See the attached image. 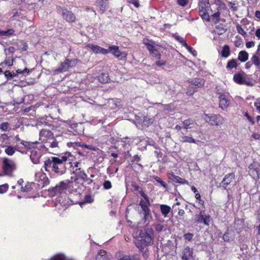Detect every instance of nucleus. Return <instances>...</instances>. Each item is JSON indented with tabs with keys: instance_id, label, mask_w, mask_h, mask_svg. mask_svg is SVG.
<instances>
[{
	"instance_id": "nucleus-56",
	"label": "nucleus",
	"mask_w": 260,
	"mask_h": 260,
	"mask_svg": "<svg viewBox=\"0 0 260 260\" xmlns=\"http://www.w3.org/2000/svg\"><path fill=\"white\" fill-rule=\"evenodd\" d=\"M128 3L133 4L135 7L138 8L140 6L138 0H127Z\"/></svg>"
},
{
	"instance_id": "nucleus-32",
	"label": "nucleus",
	"mask_w": 260,
	"mask_h": 260,
	"mask_svg": "<svg viewBox=\"0 0 260 260\" xmlns=\"http://www.w3.org/2000/svg\"><path fill=\"white\" fill-rule=\"evenodd\" d=\"M250 174L254 178L258 179L260 175V160H259V168H255V169L250 170Z\"/></svg>"
},
{
	"instance_id": "nucleus-29",
	"label": "nucleus",
	"mask_w": 260,
	"mask_h": 260,
	"mask_svg": "<svg viewBox=\"0 0 260 260\" xmlns=\"http://www.w3.org/2000/svg\"><path fill=\"white\" fill-rule=\"evenodd\" d=\"M139 205L141 206L143 213L150 211L149 208V206L150 205V204H148L147 202H145L143 200H141Z\"/></svg>"
},
{
	"instance_id": "nucleus-41",
	"label": "nucleus",
	"mask_w": 260,
	"mask_h": 260,
	"mask_svg": "<svg viewBox=\"0 0 260 260\" xmlns=\"http://www.w3.org/2000/svg\"><path fill=\"white\" fill-rule=\"evenodd\" d=\"M236 29L238 32L243 36L244 37H246L247 36L246 32L245 31L244 29L242 27L241 25L239 24L236 25Z\"/></svg>"
},
{
	"instance_id": "nucleus-16",
	"label": "nucleus",
	"mask_w": 260,
	"mask_h": 260,
	"mask_svg": "<svg viewBox=\"0 0 260 260\" xmlns=\"http://www.w3.org/2000/svg\"><path fill=\"white\" fill-rule=\"evenodd\" d=\"M235 176L234 173H230L225 175L221 182L220 183V186H221L224 189H226L227 186L234 179Z\"/></svg>"
},
{
	"instance_id": "nucleus-4",
	"label": "nucleus",
	"mask_w": 260,
	"mask_h": 260,
	"mask_svg": "<svg viewBox=\"0 0 260 260\" xmlns=\"http://www.w3.org/2000/svg\"><path fill=\"white\" fill-rule=\"evenodd\" d=\"M208 7H210V3L208 0H200L198 4L199 13L201 17L207 22L210 21V15H208L207 10Z\"/></svg>"
},
{
	"instance_id": "nucleus-26",
	"label": "nucleus",
	"mask_w": 260,
	"mask_h": 260,
	"mask_svg": "<svg viewBox=\"0 0 260 260\" xmlns=\"http://www.w3.org/2000/svg\"><path fill=\"white\" fill-rule=\"evenodd\" d=\"M234 81L239 84H244L245 83L244 75L243 73H238L234 75Z\"/></svg>"
},
{
	"instance_id": "nucleus-13",
	"label": "nucleus",
	"mask_w": 260,
	"mask_h": 260,
	"mask_svg": "<svg viewBox=\"0 0 260 260\" xmlns=\"http://www.w3.org/2000/svg\"><path fill=\"white\" fill-rule=\"evenodd\" d=\"M217 94L219 95V107L222 110H225L230 104V101L228 99L229 96L228 94L220 92H217Z\"/></svg>"
},
{
	"instance_id": "nucleus-45",
	"label": "nucleus",
	"mask_w": 260,
	"mask_h": 260,
	"mask_svg": "<svg viewBox=\"0 0 260 260\" xmlns=\"http://www.w3.org/2000/svg\"><path fill=\"white\" fill-rule=\"evenodd\" d=\"M14 58L12 57H9L6 58L5 60V64L8 66H12L13 64Z\"/></svg>"
},
{
	"instance_id": "nucleus-2",
	"label": "nucleus",
	"mask_w": 260,
	"mask_h": 260,
	"mask_svg": "<svg viewBox=\"0 0 260 260\" xmlns=\"http://www.w3.org/2000/svg\"><path fill=\"white\" fill-rule=\"evenodd\" d=\"M225 5L220 0H215L214 4L211 5L210 9L211 11V19L215 23H217L220 21V12L222 9H225Z\"/></svg>"
},
{
	"instance_id": "nucleus-9",
	"label": "nucleus",
	"mask_w": 260,
	"mask_h": 260,
	"mask_svg": "<svg viewBox=\"0 0 260 260\" xmlns=\"http://www.w3.org/2000/svg\"><path fill=\"white\" fill-rule=\"evenodd\" d=\"M204 118L206 122H208L212 125H219L222 124L224 122V119L219 115L205 114Z\"/></svg>"
},
{
	"instance_id": "nucleus-35",
	"label": "nucleus",
	"mask_w": 260,
	"mask_h": 260,
	"mask_svg": "<svg viewBox=\"0 0 260 260\" xmlns=\"http://www.w3.org/2000/svg\"><path fill=\"white\" fill-rule=\"evenodd\" d=\"M238 64L236 60L232 59L228 62L226 68L228 70H231L233 68H236Z\"/></svg>"
},
{
	"instance_id": "nucleus-18",
	"label": "nucleus",
	"mask_w": 260,
	"mask_h": 260,
	"mask_svg": "<svg viewBox=\"0 0 260 260\" xmlns=\"http://www.w3.org/2000/svg\"><path fill=\"white\" fill-rule=\"evenodd\" d=\"M135 245L139 250L144 253V255L147 256V246L148 245L147 244L145 243V242L142 239H138L135 240Z\"/></svg>"
},
{
	"instance_id": "nucleus-1",
	"label": "nucleus",
	"mask_w": 260,
	"mask_h": 260,
	"mask_svg": "<svg viewBox=\"0 0 260 260\" xmlns=\"http://www.w3.org/2000/svg\"><path fill=\"white\" fill-rule=\"evenodd\" d=\"M67 157L65 155L52 156L45 161V168L47 172L50 169L57 175L61 176L67 172Z\"/></svg>"
},
{
	"instance_id": "nucleus-28",
	"label": "nucleus",
	"mask_w": 260,
	"mask_h": 260,
	"mask_svg": "<svg viewBox=\"0 0 260 260\" xmlns=\"http://www.w3.org/2000/svg\"><path fill=\"white\" fill-rule=\"evenodd\" d=\"M46 147H49L51 149L58 148V142L54 137L52 140H49L46 143Z\"/></svg>"
},
{
	"instance_id": "nucleus-22",
	"label": "nucleus",
	"mask_w": 260,
	"mask_h": 260,
	"mask_svg": "<svg viewBox=\"0 0 260 260\" xmlns=\"http://www.w3.org/2000/svg\"><path fill=\"white\" fill-rule=\"evenodd\" d=\"M193 250L189 247L184 248L182 251V260H191L192 258Z\"/></svg>"
},
{
	"instance_id": "nucleus-14",
	"label": "nucleus",
	"mask_w": 260,
	"mask_h": 260,
	"mask_svg": "<svg viewBox=\"0 0 260 260\" xmlns=\"http://www.w3.org/2000/svg\"><path fill=\"white\" fill-rule=\"evenodd\" d=\"M53 137V134L49 130L43 129L40 132V140L42 142L46 143L49 140H52Z\"/></svg>"
},
{
	"instance_id": "nucleus-57",
	"label": "nucleus",
	"mask_w": 260,
	"mask_h": 260,
	"mask_svg": "<svg viewBox=\"0 0 260 260\" xmlns=\"http://www.w3.org/2000/svg\"><path fill=\"white\" fill-rule=\"evenodd\" d=\"M178 4L181 6H186L188 3V0H177Z\"/></svg>"
},
{
	"instance_id": "nucleus-10",
	"label": "nucleus",
	"mask_w": 260,
	"mask_h": 260,
	"mask_svg": "<svg viewBox=\"0 0 260 260\" xmlns=\"http://www.w3.org/2000/svg\"><path fill=\"white\" fill-rule=\"evenodd\" d=\"M72 184L73 181L69 179L61 181L56 185L53 188V190L55 193H61L70 188L72 186Z\"/></svg>"
},
{
	"instance_id": "nucleus-5",
	"label": "nucleus",
	"mask_w": 260,
	"mask_h": 260,
	"mask_svg": "<svg viewBox=\"0 0 260 260\" xmlns=\"http://www.w3.org/2000/svg\"><path fill=\"white\" fill-rule=\"evenodd\" d=\"M56 9L58 13L61 15L62 18L67 22L73 23L75 21L76 16L72 11L67 8H62L60 6H57Z\"/></svg>"
},
{
	"instance_id": "nucleus-55",
	"label": "nucleus",
	"mask_w": 260,
	"mask_h": 260,
	"mask_svg": "<svg viewBox=\"0 0 260 260\" xmlns=\"http://www.w3.org/2000/svg\"><path fill=\"white\" fill-rule=\"evenodd\" d=\"M141 196L143 197V198L145 200V202H147L148 204H150V201L149 198L144 193V192L142 190L139 191Z\"/></svg>"
},
{
	"instance_id": "nucleus-54",
	"label": "nucleus",
	"mask_w": 260,
	"mask_h": 260,
	"mask_svg": "<svg viewBox=\"0 0 260 260\" xmlns=\"http://www.w3.org/2000/svg\"><path fill=\"white\" fill-rule=\"evenodd\" d=\"M9 123L8 122H3L0 124V129L6 132L8 129Z\"/></svg>"
},
{
	"instance_id": "nucleus-48",
	"label": "nucleus",
	"mask_w": 260,
	"mask_h": 260,
	"mask_svg": "<svg viewBox=\"0 0 260 260\" xmlns=\"http://www.w3.org/2000/svg\"><path fill=\"white\" fill-rule=\"evenodd\" d=\"M195 198L198 201L199 204L203 207L204 208V201L201 199L200 193H196Z\"/></svg>"
},
{
	"instance_id": "nucleus-39",
	"label": "nucleus",
	"mask_w": 260,
	"mask_h": 260,
	"mask_svg": "<svg viewBox=\"0 0 260 260\" xmlns=\"http://www.w3.org/2000/svg\"><path fill=\"white\" fill-rule=\"evenodd\" d=\"M14 30L13 29H9L7 30L0 31V36H11L14 34Z\"/></svg>"
},
{
	"instance_id": "nucleus-63",
	"label": "nucleus",
	"mask_w": 260,
	"mask_h": 260,
	"mask_svg": "<svg viewBox=\"0 0 260 260\" xmlns=\"http://www.w3.org/2000/svg\"><path fill=\"white\" fill-rule=\"evenodd\" d=\"M166 61H162V60H161L160 59H159L158 60L156 61V64L158 66V67H160V66H164V65H165L166 64Z\"/></svg>"
},
{
	"instance_id": "nucleus-44",
	"label": "nucleus",
	"mask_w": 260,
	"mask_h": 260,
	"mask_svg": "<svg viewBox=\"0 0 260 260\" xmlns=\"http://www.w3.org/2000/svg\"><path fill=\"white\" fill-rule=\"evenodd\" d=\"M150 54H151L153 56L156 57L157 59H160L161 58V54L158 51L157 48H156L153 51H151V52Z\"/></svg>"
},
{
	"instance_id": "nucleus-61",
	"label": "nucleus",
	"mask_w": 260,
	"mask_h": 260,
	"mask_svg": "<svg viewBox=\"0 0 260 260\" xmlns=\"http://www.w3.org/2000/svg\"><path fill=\"white\" fill-rule=\"evenodd\" d=\"M255 43L253 41L247 42L246 43V47L247 48L253 47Z\"/></svg>"
},
{
	"instance_id": "nucleus-42",
	"label": "nucleus",
	"mask_w": 260,
	"mask_h": 260,
	"mask_svg": "<svg viewBox=\"0 0 260 260\" xmlns=\"http://www.w3.org/2000/svg\"><path fill=\"white\" fill-rule=\"evenodd\" d=\"M210 221V216L209 215H203L202 223L206 225H209Z\"/></svg>"
},
{
	"instance_id": "nucleus-51",
	"label": "nucleus",
	"mask_w": 260,
	"mask_h": 260,
	"mask_svg": "<svg viewBox=\"0 0 260 260\" xmlns=\"http://www.w3.org/2000/svg\"><path fill=\"white\" fill-rule=\"evenodd\" d=\"M21 190L22 192H29L31 190V187L30 184H27L24 187L21 186Z\"/></svg>"
},
{
	"instance_id": "nucleus-8",
	"label": "nucleus",
	"mask_w": 260,
	"mask_h": 260,
	"mask_svg": "<svg viewBox=\"0 0 260 260\" xmlns=\"http://www.w3.org/2000/svg\"><path fill=\"white\" fill-rule=\"evenodd\" d=\"M78 62V60L76 58L72 59L66 58L63 62L60 63V67L56 70V71L58 73L66 72L69 68L75 67Z\"/></svg>"
},
{
	"instance_id": "nucleus-46",
	"label": "nucleus",
	"mask_w": 260,
	"mask_h": 260,
	"mask_svg": "<svg viewBox=\"0 0 260 260\" xmlns=\"http://www.w3.org/2000/svg\"><path fill=\"white\" fill-rule=\"evenodd\" d=\"M154 179H155V181L156 182H157L158 183H159L162 186L166 188H167V187H168L167 184L165 182L162 181V180L161 179H160L159 177L156 176L154 178Z\"/></svg>"
},
{
	"instance_id": "nucleus-19",
	"label": "nucleus",
	"mask_w": 260,
	"mask_h": 260,
	"mask_svg": "<svg viewBox=\"0 0 260 260\" xmlns=\"http://www.w3.org/2000/svg\"><path fill=\"white\" fill-rule=\"evenodd\" d=\"M95 5L99 8L100 12L101 14H104L109 8V1L96 0Z\"/></svg>"
},
{
	"instance_id": "nucleus-60",
	"label": "nucleus",
	"mask_w": 260,
	"mask_h": 260,
	"mask_svg": "<svg viewBox=\"0 0 260 260\" xmlns=\"http://www.w3.org/2000/svg\"><path fill=\"white\" fill-rule=\"evenodd\" d=\"M184 47L187 49V50L189 52L192 53L194 56L196 55L197 52L194 50H193V49L191 47L188 46V45H187V46H184Z\"/></svg>"
},
{
	"instance_id": "nucleus-62",
	"label": "nucleus",
	"mask_w": 260,
	"mask_h": 260,
	"mask_svg": "<svg viewBox=\"0 0 260 260\" xmlns=\"http://www.w3.org/2000/svg\"><path fill=\"white\" fill-rule=\"evenodd\" d=\"M245 116L246 117L248 120V121L251 123V124H253L254 123V121L253 118L250 116L248 113H245Z\"/></svg>"
},
{
	"instance_id": "nucleus-33",
	"label": "nucleus",
	"mask_w": 260,
	"mask_h": 260,
	"mask_svg": "<svg viewBox=\"0 0 260 260\" xmlns=\"http://www.w3.org/2000/svg\"><path fill=\"white\" fill-rule=\"evenodd\" d=\"M222 24L215 26L214 31L218 35H221L227 31V28L223 27Z\"/></svg>"
},
{
	"instance_id": "nucleus-64",
	"label": "nucleus",
	"mask_w": 260,
	"mask_h": 260,
	"mask_svg": "<svg viewBox=\"0 0 260 260\" xmlns=\"http://www.w3.org/2000/svg\"><path fill=\"white\" fill-rule=\"evenodd\" d=\"M134 259V257L132 259L128 255H124L122 257L119 258V260H133Z\"/></svg>"
},
{
	"instance_id": "nucleus-24",
	"label": "nucleus",
	"mask_w": 260,
	"mask_h": 260,
	"mask_svg": "<svg viewBox=\"0 0 260 260\" xmlns=\"http://www.w3.org/2000/svg\"><path fill=\"white\" fill-rule=\"evenodd\" d=\"M143 43L146 46L150 53L158 47V45L154 41L147 38L143 39Z\"/></svg>"
},
{
	"instance_id": "nucleus-3",
	"label": "nucleus",
	"mask_w": 260,
	"mask_h": 260,
	"mask_svg": "<svg viewBox=\"0 0 260 260\" xmlns=\"http://www.w3.org/2000/svg\"><path fill=\"white\" fill-rule=\"evenodd\" d=\"M16 166L15 162L9 158H4L3 161V172L0 173V177L8 176H13V171L16 170Z\"/></svg>"
},
{
	"instance_id": "nucleus-36",
	"label": "nucleus",
	"mask_w": 260,
	"mask_h": 260,
	"mask_svg": "<svg viewBox=\"0 0 260 260\" xmlns=\"http://www.w3.org/2000/svg\"><path fill=\"white\" fill-rule=\"evenodd\" d=\"M169 178L170 180H172V181L176 182V183H178L180 184H181V182H182V179H183V178H181V177H180L178 176H176L174 174H173V173L169 174Z\"/></svg>"
},
{
	"instance_id": "nucleus-34",
	"label": "nucleus",
	"mask_w": 260,
	"mask_h": 260,
	"mask_svg": "<svg viewBox=\"0 0 260 260\" xmlns=\"http://www.w3.org/2000/svg\"><path fill=\"white\" fill-rule=\"evenodd\" d=\"M221 56L223 57L227 58L230 54V49L228 45H224L221 52Z\"/></svg>"
},
{
	"instance_id": "nucleus-27",
	"label": "nucleus",
	"mask_w": 260,
	"mask_h": 260,
	"mask_svg": "<svg viewBox=\"0 0 260 260\" xmlns=\"http://www.w3.org/2000/svg\"><path fill=\"white\" fill-rule=\"evenodd\" d=\"M99 81L102 83H106L110 80L109 74L107 72H102L98 77Z\"/></svg>"
},
{
	"instance_id": "nucleus-15",
	"label": "nucleus",
	"mask_w": 260,
	"mask_h": 260,
	"mask_svg": "<svg viewBox=\"0 0 260 260\" xmlns=\"http://www.w3.org/2000/svg\"><path fill=\"white\" fill-rule=\"evenodd\" d=\"M38 184L43 188L49 184V180L45 173H39L37 175Z\"/></svg>"
},
{
	"instance_id": "nucleus-21",
	"label": "nucleus",
	"mask_w": 260,
	"mask_h": 260,
	"mask_svg": "<svg viewBox=\"0 0 260 260\" xmlns=\"http://www.w3.org/2000/svg\"><path fill=\"white\" fill-rule=\"evenodd\" d=\"M28 70L26 68H25L23 70H21L20 69H18L16 70V73L14 72H10L9 71H7L4 73L5 76L8 80H11L13 79L14 77H16L19 74H23L25 72H27Z\"/></svg>"
},
{
	"instance_id": "nucleus-53",
	"label": "nucleus",
	"mask_w": 260,
	"mask_h": 260,
	"mask_svg": "<svg viewBox=\"0 0 260 260\" xmlns=\"http://www.w3.org/2000/svg\"><path fill=\"white\" fill-rule=\"evenodd\" d=\"M193 237V234L192 233H188L185 234L183 236L184 238L188 241H190Z\"/></svg>"
},
{
	"instance_id": "nucleus-59",
	"label": "nucleus",
	"mask_w": 260,
	"mask_h": 260,
	"mask_svg": "<svg viewBox=\"0 0 260 260\" xmlns=\"http://www.w3.org/2000/svg\"><path fill=\"white\" fill-rule=\"evenodd\" d=\"M148 145H150V146H153L155 148H157V145L155 143V142L151 140V139H150V140H148L147 142Z\"/></svg>"
},
{
	"instance_id": "nucleus-40",
	"label": "nucleus",
	"mask_w": 260,
	"mask_h": 260,
	"mask_svg": "<svg viewBox=\"0 0 260 260\" xmlns=\"http://www.w3.org/2000/svg\"><path fill=\"white\" fill-rule=\"evenodd\" d=\"M173 37L177 41L181 44L183 46H187V44L182 37L176 34L173 35Z\"/></svg>"
},
{
	"instance_id": "nucleus-58",
	"label": "nucleus",
	"mask_w": 260,
	"mask_h": 260,
	"mask_svg": "<svg viewBox=\"0 0 260 260\" xmlns=\"http://www.w3.org/2000/svg\"><path fill=\"white\" fill-rule=\"evenodd\" d=\"M236 3L235 2H230V6L231 7V9L234 11H236L238 10L237 7H236Z\"/></svg>"
},
{
	"instance_id": "nucleus-11",
	"label": "nucleus",
	"mask_w": 260,
	"mask_h": 260,
	"mask_svg": "<svg viewBox=\"0 0 260 260\" xmlns=\"http://www.w3.org/2000/svg\"><path fill=\"white\" fill-rule=\"evenodd\" d=\"M108 50L119 59L124 60L126 58L127 54L125 52H120L119 47L117 46H110L109 47Z\"/></svg>"
},
{
	"instance_id": "nucleus-49",
	"label": "nucleus",
	"mask_w": 260,
	"mask_h": 260,
	"mask_svg": "<svg viewBox=\"0 0 260 260\" xmlns=\"http://www.w3.org/2000/svg\"><path fill=\"white\" fill-rule=\"evenodd\" d=\"M9 186L8 184H4L0 185V193H4L6 192L8 189Z\"/></svg>"
},
{
	"instance_id": "nucleus-25",
	"label": "nucleus",
	"mask_w": 260,
	"mask_h": 260,
	"mask_svg": "<svg viewBox=\"0 0 260 260\" xmlns=\"http://www.w3.org/2000/svg\"><path fill=\"white\" fill-rule=\"evenodd\" d=\"M182 124L183 128L187 131L188 129L194 127L196 124H194L193 120L189 118L183 121Z\"/></svg>"
},
{
	"instance_id": "nucleus-47",
	"label": "nucleus",
	"mask_w": 260,
	"mask_h": 260,
	"mask_svg": "<svg viewBox=\"0 0 260 260\" xmlns=\"http://www.w3.org/2000/svg\"><path fill=\"white\" fill-rule=\"evenodd\" d=\"M144 215V218L143 220L145 222H146L147 221H149L152 218V216L150 212H147L146 213H143Z\"/></svg>"
},
{
	"instance_id": "nucleus-38",
	"label": "nucleus",
	"mask_w": 260,
	"mask_h": 260,
	"mask_svg": "<svg viewBox=\"0 0 260 260\" xmlns=\"http://www.w3.org/2000/svg\"><path fill=\"white\" fill-rule=\"evenodd\" d=\"M16 150V148L12 146H7L5 150V153L8 155H12Z\"/></svg>"
},
{
	"instance_id": "nucleus-52",
	"label": "nucleus",
	"mask_w": 260,
	"mask_h": 260,
	"mask_svg": "<svg viewBox=\"0 0 260 260\" xmlns=\"http://www.w3.org/2000/svg\"><path fill=\"white\" fill-rule=\"evenodd\" d=\"M104 188L105 189H109L112 187L111 182L109 180H105L103 183Z\"/></svg>"
},
{
	"instance_id": "nucleus-17",
	"label": "nucleus",
	"mask_w": 260,
	"mask_h": 260,
	"mask_svg": "<svg viewBox=\"0 0 260 260\" xmlns=\"http://www.w3.org/2000/svg\"><path fill=\"white\" fill-rule=\"evenodd\" d=\"M179 140L182 143H195L197 144L200 142L199 140L194 139L191 135L188 136L184 135V133L183 132H181L180 135L179 137Z\"/></svg>"
},
{
	"instance_id": "nucleus-6",
	"label": "nucleus",
	"mask_w": 260,
	"mask_h": 260,
	"mask_svg": "<svg viewBox=\"0 0 260 260\" xmlns=\"http://www.w3.org/2000/svg\"><path fill=\"white\" fill-rule=\"evenodd\" d=\"M140 238L143 240L148 245L153 243V233L151 228H145L139 232Z\"/></svg>"
},
{
	"instance_id": "nucleus-23",
	"label": "nucleus",
	"mask_w": 260,
	"mask_h": 260,
	"mask_svg": "<svg viewBox=\"0 0 260 260\" xmlns=\"http://www.w3.org/2000/svg\"><path fill=\"white\" fill-rule=\"evenodd\" d=\"M87 47L95 53H102L103 54H106L110 52L109 50L104 49L97 45L89 44L87 45Z\"/></svg>"
},
{
	"instance_id": "nucleus-7",
	"label": "nucleus",
	"mask_w": 260,
	"mask_h": 260,
	"mask_svg": "<svg viewBox=\"0 0 260 260\" xmlns=\"http://www.w3.org/2000/svg\"><path fill=\"white\" fill-rule=\"evenodd\" d=\"M190 83L189 89L186 92L188 95H192L195 92L197 91L198 88L202 87L205 84V81L200 78H194L190 79L188 81Z\"/></svg>"
},
{
	"instance_id": "nucleus-12",
	"label": "nucleus",
	"mask_w": 260,
	"mask_h": 260,
	"mask_svg": "<svg viewBox=\"0 0 260 260\" xmlns=\"http://www.w3.org/2000/svg\"><path fill=\"white\" fill-rule=\"evenodd\" d=\"M78 162L76 163L75 167L77 168L75 169V170H74L73 172V174L75 175V177H71V180L73 179H74L75 181L78 180V179H81L83 180L87 178V174L85 173V172L80 168H78Z\"/></svg>"
},
{
	"instance_id": "nucleus-20",
	"label": "nucleus",
	"mask_w": 260,
	"mask_h": 260,
	"mask_svg": "<svg viewBox=\"0 0 260 260\" xmlns=\"http://www.w3.org/2000/svg\"><path fill=\"white\" fill-rule=\"evenodd\" d=\"M42 156L41 152L39 149H34L31 151L30 158L34 164H38Z\"/></svg>"
},
{
	"instance_id": "nucleus-30",
	"label": "nucleus",
	"mask_w": 260,
	"mask_h": 260,
	"mask_svg": "<svg viewBox=\"0 0 260 260\" xmlns=\"http://www.w3.org/2000/svg\"><path fill=\"white\" fill-rule=\"evenodd\" d=\"M160 209L161 214L165 217L167 216V215L171 210V207L167 205H161L160 206Z\"/></svg>"
},
{
	"instance_id": "nucleus-43",
	"label": "nucleus",
	"mask_w": 260,
	"mask_h": 260,
	"mask_svg": "<svg viewBox=\"0 0 260 260\" xmlns=\"http://www.w3.org/2000/svg\"><path fill=\"white\" fill-rule=\"evenodd\" d=\"M204 211H201L200 213L196 215L195 220L199 223H202Z\"/></svg>"
},
{
	"instance_id": "nucleus-50",
	"label": "nucleus",
	"mask_w": 260,
	"mask_h": 260,
	"mask_svg": "<svg viewBox=\"0 0 260 260\" xmlns=\"http://www.w3.org/2000/svg\"><path fill=\"white\" fill-rule=\"evenodd\" d=\"M50 260H65V256L62 254H57L52 257Z\"/></svg>"
},
{
	"instance_id": "nucleus-37",
	"label": "nucleus",
	"mask_w": 260,
	"mask_h": 260,
	"mask_svg": "<svg viewBox=\"0 0 260 260\" xmlns=\"http://www.w3.org/2000/svg\"><path fill=\"white\" fill-rule=\"evenodd\" d=\"M253 64L258 69H260V58L256 55H253L251 59Z\"/></svg>"
},
{
	"instance_id": "nucleus-31",
	"label": "nucleus",
	"mask_w": 260,
	"mask_h": 260,
	"mask_svg": "<svg viewBox=\"0 0 260 260\" xmlns=\"http://www.w3.org/2000/svg\"><path fill=\"white\" fill-rule=\"evenodd\" d=\"M238 59L241 62H245L248 59V53L245 51H241L239 53Z\"/></svg>"
}]
</instances>
